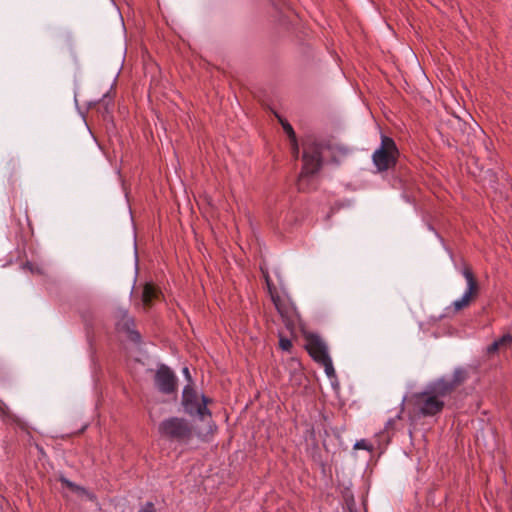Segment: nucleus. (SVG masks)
Wrapping results in <instances>:
<instances>
[{"mask_svg": "<svg viewBox=\"0 0 512 512\" xmlns=\"http://www.w3.org/2000/svg\"><path fill=\"white\" fill-rule=\"evenodd\" d=\"M436 381L429 383L424 391L413 393L409 403L414 411L423 417H432L440 414L445 406L444 398L448 395L442 392Z\"/></svg>", "mask_w": 512, "mask_h": 512, "instance_id": "obj_1", "label": "nucleus"}, {"mask_svg": "<svg viewBox=\"0 0 512 512\" xmlns=\"http://www.w3.org/2000/svg\"><path fill=\"white\" fill-rule=\"evenodd\" d=\"M158 433L168 442L187 445L194 439L196 429L188 419L171 416L159 423Z\"/></svg>", "mask_w": 512, "mask_h": 512, "instance_id": "obj_2", "label": "nucleus"}, {"mask_svg": "<svg viewBox=\"0 0 512 512\" xmlns=\"http://www.w3.org/2000/svg\"><path fill=\"white\" fill-rule=\"evenodd\" d=\"M322 144L313 141L303 145V166L297 181V188L301 192L308 191L307 178L316 174L322 167Z\"/></svg>", "mask_w": 512, "mask_h": 512, "instance_id": "obj_3", "label": "nucleus"}, {"mask_svg": "<svg viewBox=\"0 0 512 512\" xmlns=\"http://www.w3.org/2000/svg\"><path fill=\"white\" fill-rule=\"evenodd\" d=\"M399 155L395 141L389 136L381 135V143L372 154V162L378 172H385L396 166Z\"/></svg>", "mask_w": 512, "mask_h": 512, "instance_id": "obj_4", "label": "nucleus"}, {"mask_svg": "<svg viewBox=\"0 0 512 512\" xmlns=\"http://www.w3.org/2000/svg\"><path fill=\"white\" fill-rule=\"evenodd\" d=\"M210 403H212L211 398L205 395L199 397L197 392L190 385L184 387L182 406L188 415L197 416L201 420H205L206 417L211 418L212 413L207 408V405Z\"/></svg>", "mask_w": 512, "mask_h": 512, "instance_id": "obj_5", "label": "nucleus"}, {"mask_svg": "<svg viewBox=\"0 0 512 512\" xmlns=\"http://www.w3.org/2000/svg\"><path fill=\"white\" fill-rule=\"evenodd\" d=\"M461 272L466 279L467 288L461 298L455 300L451 305L455 313L468 308L480 294V285L472 268L469 265H464Z\"/></svg>", "mask_w": 512, "mask_h": 512, "instance_id": "obj_6", "label": "nucleus"}, {"mask_svg": "<svg viewBox=\"0 0 512 512\" xmlns=\"http://www.w3.org/2000/svg\"><path fill=\"white\" fill-rule=\"evenodd\" d=\"M154 384L159 392L172 394L177 390V377L170 367L160 364L154 375Z\"/></svg>", "mask_w": 512, "mask_h": 512, "instance_id": "obj_7", "label": "nucleus"}, {"mask_svg": "<svg viewBox=\"0 0 512 512\" xmlns=\"http://www.w3.org/2000/svg\"><path fill=\"white\" fill-rule=\"evenodd\" d=\"M468 378V372L462 367H458L454 370L452 378L446 379L444 377L435 380L440 386V390L446 393L448 396L451 395L461 384H463Z\"/></svg>", "mask_w": 512, "mask_h": 512, "instance_id": "obj_8", "label": "nucleus"}, {"mask_svg": "<svg viewBox=\"0 0 512 512\" xmlns=\"http://www.w3.org/2000/svg\"><path fill=\"white\" fill-rule=\"evenodd\" d=\"M305 348L311 358L319 363L323 361L324 359L330 357L327 352L326 344L323 342V340L315 334H310L306 337V344Z\"/></svg>", "mask_w": 512, "mask_h": 512, "instance_id": "obj_9", "label": "nucleus"}, {"mask_svg": "<svg viewBox=\"0 0 512 512\" xmlns=\"http://www.w3.org/2000/svg\"><path fill=\"white\" fill-rule=\"evenodd\" d=\"M161 295L160 289L151 282H147L143 286L141 300L144 307L149 308L153 302L157 300Z\"/></svg>", "mask_w": 512, "mask_h": 512, "instance_id": "obj_10", "label": "nucleus"}, {"mask_svg": "<svg viewBox=\"0 0 512 512\" xmlns=\"http://www.w3.org/2000/svg\"><path fill=\"white\" fill-rule=\"evenodd\" d=\"M277 117L279 119V122H280L283 130L285 131V133L289 137L290 141L292 142L294 152L296 154H298L299 150H298V145H297V139H296V134H295L293 127L287 120L281 118L280 116H277Z\"/></svg>", "mask_w": 512, "mask_h": 512, "instance_id": "obj_11", "label": "nucleus"}, {"mask_svg": "<svg viewBox=\"0 0 512 512\" xmlns=\"http://www.w3.org/2000/svg\"><path fill=\"white\" fill-rule=\"evenodd\" d=\"M59 481L62 483V485H64L65 487H67L68 489H70L71 491H73L75 493L87 494V491L84 487H81V486L75 484L74 482L70 481L69 479L65 478L64 476H61L59 478Z\"/></svg>", "mask_w": 512, "mask_h": 512, "instance_id": "obj_12", "label": "nucleus"}, {"mask_svg": "<svg viewBox=\"0 0 512 512\" xmlns=\"http://www.w3.org/2000/svg\"><path fill=\"white\" fill-rule=\"evenodd\" d=\"M59 481L62 483V485H64L65 487H67L68 489H70L71 491H73L75 493L87 494V491L84 487H81V486L75 484L74 482L70 481L69 479L65 478L64 476H61L59 478Z\"/></svg>", "mask_w": 512, "mask_h": 512, "instance_id": "obj_13", "label": "nucleus"}, {"mask_svg": "<svg viewBox=\"0 0 512 512\" xmlns=\"http://www.w3.org/2000/svg\"><path fill=\"white\" fill-rule=\"evenodd\" d=\"M271 300L276 308V310L278 311V313L281 315V316H285V310H284V306H283V303H282V300L280 298V296L278 295L277 291H274V292H271Z\"/></svg>", "mask_w": 512, "mask_h": 512, "instance_id": "obj_14", "label": "nucleus"}, {"mask_svg": "<svg viewBox=\"0 0 512 512\" xmlns=\"http://www.w3.org/2000/svg\"><path fill=\"white\" fill-rule=\"evenodd\" d=\"M322 366H324L325 372L328 377L335 376V370L332 364V360L330 357L324 359L323 361L319 362Z\"/></svg>", "mask_w": 512, "mask_h": 512, "instance_id": "obj_15", "label": "nucleus"}, {"mask_svg": "<svg viewBox=\"0 0 512 512\" xmlns=\"http://www.w3.org/2000/svg\"><path fill=\"white\" fill-rule=\"evenodd\" d=\"M498 340L502 347L504 348V350L512 347V334H504Z\"/></svg>", "mask_w": 512, "mask_h": 512, "instance_id": "obj_16", "label": "nucleus"}, {"mask_svg": "<svg viewBox=\"0 0 512 512\" xmlns=\"http://www.w3.org/2000/svg\"><path fill=\"white\" fill-rule=\"evenodd\" d=\"M261 271H262L263 277L265 279V282H266L269 294L271 295V292L276 291V288H275V286L272 283V280H271V278L269 276L268 271H265L263 268H261Z\"/></svg>", "mask_w": 512, "mask_h": 512, "instance_id": "obj_17", "label": "nucleus"}, {"mask_svg": "<svg viewBox=\"0 0 512 512\" xmlns=\"http://www.w3.org/2000/svg\"><path fill=\"white\" fill-rule=\"evenodd\" d=\"M279 347L283 350V351H290L291 348H292V342L290 339L286 338V337H280L279 339Z\"/></svg>", "mask_w": 512, "mask_h": 512, "instance_id": "obj_18", "label": "nucleus"}, {"mask_svg": "<svg viewBox=\"0 0 512 512\" xmlns=\"http://www.w3.org/2000/svg\"><path fill=\"white\" fill-rule=\"evenodd\" d=\"M500 350H504L502 345L500 344L499 340H495L491 345L487 347V353L488 354H494L497 353Z\"/></svg>", "mask_w": 512, "mask_h": 512, "instance_id": "obj_19", "label": "nucleus"}, {"mask_svg": "<svg viewBox=\"0 0 512 512\" xmlns=\"http://www.w3.org/2000/svg\"><path fill=\"white\" fill-rule=\"evenodd\" d=\"M500 350H504L502 345L500 344L499 340H495L491 345L487 347V353L488 354H494L497 353Z\"/></svg>", "mask_w": 512, "mask_h": 512, "instance_id": "obj_20", "label": "nucleus"}, {"mask_svg": "<svg viewBox=\"0 0 512 512\" xmlns=\"http://www.w3.org/2000/svg\"><path fill=\"white\" fill-rule=\"evenodd\" d=\"M12 419H13V421H14L15 425H16L19 429H21L22 431H25V432L29 433V431H28V425H27V423H26V422H24L23 420H21V419H20L18 416H16V415H15L14 417H12Z\"/></svg>", "mask_w": 512, "mask_h": 512, "instance_id": "obj_21", "label": "nucleus"}, {"mask_svg": "<svg viewBox=\"0 0 512 512\" xmlns=\"http://www.w3.org/2000/svg\"><path fill=\"white\" fill-rule=\"evenodd\" d=\"M354 448L355 449H365V450H369V451H372V449H373L372 445L368 444V442L364 439L357 441L356 444L354 445Z\"/></svg>", "mask_w": 512, "mask_h": 512, "instance_id": "obj_22", "label": "nucleus"}, {"mask_svg": "<svg viewBox=\"0 0 512 512\" xmlns=\"http://www.w3.org/2000/svg\"><path fill=\"white\" fill-rule=\"evenodd\" d=\"M138 512H156V510L152 502H147Z\"/></svg>", "mask_w": 512, "mask_h": 512, "instance_id": "obj_23", "label": "nucleus"}, {"mask_svg": "<svg viewBox=\"0 0 512 512\" xmlns=\"http://www.w3.org/2000/svg\"><path fill=\"white\" fill-rule=\"evenodd\" d=\"M129 333H130V335H129L130 340H132L133 342H140L141 335L139 332H137L135 330H131Z\"/></svg>", "mask_w": 512, "mask_h": 512, "instance_id": "obj_24", "label": "nucleus"}, {"mask_svg": "<svg viewBox=\"0 0 512 512\" xmlns=\"http://www.w3.org/2000/svg\"><path fill=\"white\" fill-rule=\"evenodd\" d=\"M183 373L189 380L191 379L189 369L187 367L183 368Z\"/></svg>", "mask_w": 512, "mask_h": 512, "instance_id": "obj_25", "label": "nucleus"}]
</instances>
